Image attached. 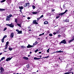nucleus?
Wrapping results in <instances>:
<instances>
[{"instance_id":"f257e3e1","label":"nucleus","mask_w":74,"mask_h":74,"mask_svg":"<svg viewBox=\"0 0 74 74\" xmlns=\"http://www.w3.org/2000/svg\"><path fill=\"white\" fill-rule=\"evenodd\" d=\"M8 44H9V42L8 41L6 42L5 45V47L4 49V50H6L7 49V48H8Z\"/></svg>"},{"instance_id":"f03ea898","label":"nucleus","mask_w":74,"mask_h":74,"mask_svg":"<svg viewBox=\"0 0 74 74\" xmlns=\"http://www.w3.org/2000/svg\"><path fill=\"white\" fill-rule=\"evenodd\" d=\"M6 26H9V27H14V25H12V24L11 23L10 24H6Z\"/></svg>"},{"instance_id":"7ed1b4c3","label":"nucleus","mask_w":74,"mask_h":74,"mask_svg":"<svg viewBox=\"0 0 74 74\" xmlns=\"http://www.w3.org/2000/svg\"><path fill=\"white\" fill-rule=\"evenodd\" d=\"M66 40L64 39L61 42H60V44H66Z\"/></svg>"},{"instance_id":"20e7f679","label":"nucleus","mask_w":74,"mask_h":74,"mask_svg":"<svg viewBox=\"0 0 74 74\" xmlns=\"http://www.w3.org/2000/svg\"><path fill=\"white\" fill-rule=\"evenodd\" d=\"M16 32H18V34H21L22 32V31H19L18 29H16Z\"/></svg>"},{"instance_id":"39448f33","label":"nucleus","mask_w":74,"mask_h":74,"mask_svg":"<svg viewBox=\"0 0 74 74\" xmlns=\"http://www.w3.org/2000/svg\"><path fill=\"white\" fill-rule=\"evenodd\" d=\"M59 30L61 32H63V28L62 27H60L59 28Z\"/></svg>"},{"instance_id":"423d86ee","label":"nucleus","mask_w":74,"mask_h":74,"mask_svg":"<svg viewBox=\"0 0 74 74\" xmlns=\"http://www.w3.org/2000/svg\"><path fill=\"white\" fill-rule=\"evenodd\" d=\"M36 22H37V20H34L33 21V23L34 24H36V25H37L38 24V23Z\"/></svg>"},{"instance_id":"0eeeda50","label":"nucleus","mask_w":74,"mask_h":74,"mask_svg":"<svg viewBox=\"0 0 74 74\" xmlns=\"http://www.w3.org/2000/svg\"><path fill=\"white\" fill-rule=\"evenodd\" d=\"M6 21H10V18H9V16H6Z\"/></svg>"},{"instance_id":"6e6552de","label":"nucleus","mask_w":74,"mask_h":74,"mask_svg":"<svg viewBox=\"0 0 74 74\" xmlns=\"http://www.w3.org/2000/svg\"><path fill=\"white\" fill-rule=\"evenodd\" d=\"M12 59V58H8L6 60V61L8 62V61H9V60H10Z\"/></svg>"},{"instance_id":"1a4fd4ad","label":"nucleus","mask_w":74,"mask_h":74,"mask_svg":"<svg viewBox=\"0 0 74 74\" xmlns=\"http://www.w3.org/2000/svg\"><path fill=\"white\" fill-rule=\"evenodd\" d=\"M32 47H33V46H32V45L29 44V45H28V46H27V48H32Z\"/></svg>"},{"instance_id":"9d476101","label":"nucleus","mask_w":74,"mask_h":74,"mask_svg":"<svg viewBox=\"0 0 74 74\" xmlns=\"http://www.w3.org/2000/svg\"><path fill=\"white\" fill-rule=\"evenodd\" d=\"M14 33H12L10 35V37H11V38H13V37H14Z\"/></svg>"},{"instance_id":"9b49d317","label":"nucleus","mask_w":74,"mask_h":74,"mask_svg":"<svg viewBox=\"0 0 74 74\" xmlns=\"http://www.w3.org/2000/svg\"><path fill=\"white\" fill-rule=\"evenodd\" d=\"M23 59H24V60H28L29 59V58H28L26 57H23Z\"/></svg>"},{"instance_id":"f8f14e48","label":"nucleus","mask_w":74,"mask_h":74,"mask_svg":"<svg viewBox=\"0 0 74 74\" xmlns=\"http://www.w3.org/2000/svg\"><path fill=\"white\" fill-rule=\"evenodd\" d=\"M23 71L24 73H25L27 71V70L26 69V68H23Z\"/></svg>"},{"instance_id":"ddd939ff","label":"nucleus","mask_w":74,"mask_h":74,"mask_svg":"<svg viewBox=\"0 0 74 74\" xmlns=\"http://www.w3.org/2000/svg\"><path fill=\"white\" fill-rule=\"evenodd\" d=\"M41 59L40 58H37L36 57H34V59L35 60H38V59Z\"/></svg>"},{"instance_id":"4468645a","label":"nucleus","mask_w":74,"mask_h":74,"mask_svg":"<svg viewBox=\"0 0 74 74\" xmlns=\"http://www.w3.org/2000/svg\"><path fill=\"white\" fill-rule=\"evenodd\" d=\"M5 9H1L0 8V11H5Z\"/></svg>"},{"instance_id":"2eb2a0df","label":"nucleus","mask_w":74,"mask_h":74,"mask_svg":"<svg viewBox=\"0 0 74 74\" xmlns=\"http://www.w3.org/2000/svg\"><path fill=\"white\" fill-rule=\"evenodd\" d=\"M48 23V22L47 21H45L44 22V25H46Z\"/></svg>"},{"instance_id":"dca6fc26","label":"nucleus","mask_w":74,"mask_h":74,"mask_svg":"<svg viewBox=\"0 0 74 74\" xmlns=\"http://www.w3.org/2000/svg\"><path fill=\"white\" fill-rule=\"evenodd\" d=\"M0 70L1 71H3L4 70V69H3V67H1Z\"/></svg>"},{"instance_id":"f3484780","label":"nucleus","mask_w":74,"mask_h":74,"mask_svg":"<svg viewBox=\"0 0 74 74\" xmlns=\"http://www.w3.org/2000/svg\"><path fill=\"white\" fill-rule=\"evenodd\" d=\"M21 48H26V47L23 46H21Z\"/></svg>"},{"instance_id":"a211bd4d","label":"nucleus","mask_w":74,"mask_h":74,"mask_svg":"<svg viewBox=\"0 0 74 74\" xmlns=\"http://www.w3.org/2000/svg\"><path fill=\"white\" fill-rule=\"evenodd\" d=\"M17 25H18L20 27H21V24H17Z\"/></svg>"},{"instance_id":"6ab92c4d","label":"nucleus","mask_w":74,"mask_h":74,"mask_svg":"<svg viewBox=\"0 0 74 74\" xmlns=\"http://www.w3.org/2000/svg\"><path fill=\"white\" fill-rule=\"evenodd\" d=\"M5 59V57H3L1 58V59L0 60V62H1V60H3V59Z\"/></svg>"},{"instance_id":"aec40b11","label":"nucleus","mask_w":74,"mask_h":74,"mask_svg":"<svg viewBox=\"0 0 74 74\" xmlns=\"http://www.w3.org/2000/svg\"><path fill=\"white\" fill-rule=\"evenodd\" d=\"M32 14H37V12H32Z\"/></svg>"},{"instance_id":"412c9836","label":"nucleus","mask_w":74,"mask_h":74,"mask_svg":"<svg viewBox=\"0 0 74 74\" xmlns=\"http://www.w3.org/2000/svg\"><path fill=\"white\" fill-rule=\"evenodd\" d=\"M19 8H20V10H22L23 9V6H21V7L20 6L19 7Z\"/></svg>"},{"instance_id":"4be33fe9","label":"nucleus","mask_w":74,"mask_h":74,"mask_svg":"<svg viewBox=\"0 0 74 74\" xmlns=\"http://www.w3.org/2000/svg\"><path fill=\"white\" fill-rule=\"evenodd\" d=\"M38 42H36L34 43L33 44V45H36V44H38Z\"/></svg>"},{"instance_id":"5701e85b","label":"nucleus","mask_w":74,"mask_h":74,"mask_svg":"<svg viewBox=\"0 0 74 74\" xmlns=\"http://www.w3.org/2000/svg\"><path fill=\"white\" fill-rule=\"evenodd\" d=\"M64 14H65L64 12H63V13H61L60 14H59V15H61V16L63 15H64Z\"/></svg>"},{"instance_id":"b1692460","label":"nucleus","mask_w":74,"mask_h":74,"mask_svg":"<svg viewBox=\"0 0 74 74\" xmlns=\"http://www.w3.org/2000/svg\"><path fill=\"white\" fill-rule=\"evenodd\" d=\"M59 52V53H61V52H63V51L60 50V51H57V52Z\"/></svg>"},{"instance_id":"393cba45","label":"nucleus","mask_w":74,"mask_h":74,"mask_svg":"<svg viewBox=\"0 0 74 74\" xmlns=\"http://www.w3.org/2000/svg\"><path fill=\"white\" fill-rule=\"evenodd\" d=\"M32 7L33 9H35V8H36V6H35L34 5H33L32 6Z\"/></svg>"},{"instance_id":"a878e982","label":"nucleus","mask_w":74,"mask_h":74,"mask_svg":"<svg viewBox=\"0 0 74 74\" xmlns=\"http://www.w3.org/2000/svg\"><path fill=\"white\" fill-rule=\"evenodd\" d=\"M8 16H9V18H11V17H12V14H9Z\"/></svg>"},{"instance_id":"bb28decb","label":"nucleus","mask_w":74,"mask_h":74,"mask_svg":"<svg viewBox=\"0 0 74 74\" xmlns=\"http://www.w3.org/2000/svg\"><path fill=\"white\" fill-rule=\"evenodd\" d=\"M6 1V0H2L1 1V3H4V2L5 1Z\"/></svg>"},{"instance_id":"cd10ccee","label":"nucleus","mask_w":74,"mask_h":74,"mask_svg":"<svg viewBox=\"0 0 74 74\" xmlns=\"http://www.w3.org/2000/svg\"><path fill=\"white\" fill-rule=\"evenodd\" d=\"M4 38H3L1 40L2 42H4Z\"/></svg>"},{"instance_id":"c85d7f7f","label":"nucleus","mask_w":74,"mask_h":74,"mask_svg":"<svg viewBox=\"0 0 74 74\" xmlns=\"http://www.w3.org/2000/svg\"><path fill=\"white\" fill-rule=\"evenodd\" d=\"M27 69H29V67H29V64H27Z\"/></svg>"},{"instance_id":"c756f323","label":"nucleus","mask_w":74,"mask_h":74,"mask_svg":"<svg viewBox=\"0 0 74 74\" xmlns=\"http://www.w3.org/2000/svg\"><path fill=\"white\" fill-rule=\"evenodd\" d=\"M49 49H50L49 48V49H48L47 50V53H49Z\"/></svg>"},{"instance_id":"7c9ffc66","label":"nucleus","mask_w":74,"mask_h":74,"mask_svg":"<svg viewBox=\"0 0 74 74\" xmlns=\"http://www.w3.org/2000/svg\"><path fill=\"white\" fill-rule=\"evenodd\" d=\"M15 22L16 23H17L18 22V20L16 18L15 19Z\"/></svg>"},{"instance_id":"2f4dec72","label":"nucleus","mask_w":74,"mask_h":74,"mask_svg":"<svg viewBox=\"0 0 74 74\" xmlns=\"http://www.w3.org/2000/svg\"><path fill=\"white\" fill-rule=\"evenodd\" d=\"M8 49L10 50V51H12V49L11 48H9Z\"/></svg>"},{"instance_id":"473e14b6","label":"nucleus","mask_w":74,"mask_h":74,"mask_svg":"<svg viewBox=\"0 0 74 74\" xmlns=\"http://www.w3.org/2000/svg\"><path fill=\"white\" fill-rule=\"evenodd\" d=\"M42 35H44V33H43L42 34H40L39 35V36H42Z\"/></svg>"},{"instance_id":"72a5a7b5","label":"nucleus","mask_w":74,"mask_h":74,"mask_svg":"<svg viewBox=\"0 0 74 74\" xmlns=\"http://www.w3.org/2000/svg\"><path fill=\"white\" fill-rule=\"evenodd\" d=\"M7 37V35H5L3 37V38L4 39V38H6Z\"/></svg>"},{"instance_id":"f704fd0d","label":"nucleus","mask_w":74,"mask_h":74,"mask_svg":"<svg viewBox=\"0 0 74 74\" xmlns=\"http://www.w3.org/2000/svg\"><path fill=\"white\" fill-rule=\"evenodd\" d=\"M69 19H66L65 21V22H69Z\"/></svg>"},{"instance_id":"c9c22d12","label":"nucleus","mask_w":74,"mask_h":74,"mask_svg":"<svg viewBox=\"0 0 74 74\" xmlns=\"http://www.w3.org/2000/svg\"><path fill=\"white\" fill-rule=\"evenodd\" d=\"M38 51V49H37L36 50L34 51L35 52V53H36Z\"/></svg>"},{"instance_id":"e433bc0d","label":"nucleus","mask_w":74,"mask_h":74,"mask_svg":"<svg viewBox=\"0 0 74 74\" xmlns=\"http://www.w3.org/2000/svg\"><path fill=\"white\" fill-rule=\"evenodd\" d=\"M49 36L50 37H52V34H49Z\"/></svg>"},{"instance_id":"4c0bfd02","label":"nucleus","mask_w":74,"mask_h":74,"mask_svg":"<svg viewBox=\"0 0 74 74\" xmlns=\"http://www.w3.org/2000/svg\"><path fill=\"white\" fill-rule=\"evenodd\" d=\"M59 17H60V16H57L56 17V19H58Z\"/></svg>"},{"instance_id":"58836bf2","label":"nucleus","mask_w":74,"mask_h":74,"mask_svg":"<svg viewBox=\"0 0 74 74\" xmlns=\"http://www.w3.org/2000/svg\"><path fill=\"white\" fill-rule=\"evenodd\" d=\"M11 3V1H10L9 2H7L8 4L9 5H10V4Z\"/></svg>"},{"instance_id":"ea45409f","label":"nucleus","mask_w":74,"mask_h":74,"mask_svg":"<svg viewBox=\"0 0 74 74\" xmlns=\"http://www.w3.org/2000/svg\"><path fill=\"white\" fill-rule=\"evenodd\" d=\"M67 11H68L67 10H65V11L64 12L65 14V13L67 12Z\"/></svg>"},{"instance_id":"a19ab883","label":"nucleus","mask_w":74,"mask_h":74,"mask_svg":"<svg viewBox=\"0 0 74 74\" xmlns=\"http://www.w3.org/2000/svg\"><path fill=\"white\" fill-rule=\"evenodd\" d=\"M27 5L28 6H30V3H27Z\"/></svg>"},{"instance_id":"79ce46f5","label":"nucleus","mask_w":74,"mask_h":74,"mask_svg":"<svg viewBox=\"0 0 74 74\" xmlns=\"http://www.w3.org/2000/svg\"><path fill=\"white\" fill-rule=\"evenodd\" d=\"M37 20L38 21H39V20H40V19H41L40 17H39V18H37Z\"/></svg>"},{"instance_id":"37998d69","label":"nucleus","mask_w":74,"mask_h":74,"mask_svg":"<svg viewBox=\"0 0 74 74\" xmlns=\"http://www.w3.org/2000/svg\"><path fill=\"white\" fill-rule=\"evenodd\" d=\"M7 29V27H5L4 29L3 30V31H5V30H6Z\"/></svg>"},{"instance_id":"c03bdc74","label":"nucleus","mask_w":74,"mask_h":74,"mask_svg":"<svg viewBox=\"0 0 74 74\" xmlns=\"http://www.w3.org/2000/svg\"><path fill=\"white\" fill-rule=\"evenodd\" d=\"M60 32V31H59H59H58L57 32H56V33H59Z\"/></svg>"},{"instance_id":"a18cd8bd","label":"nucleus","mask_w":74,"mask_h":74,"mask_svg":"<svg viewBox=\"0 0 74 74\" xmlns=\"http://www.w3.org/2000/svg\"><path fill=\"white\" fill-rule=\"evenodd\" d=\"M63 8H64V9H65L66 8V7H65V6L64 5H63Z\"/></svg>"},{"instance_id":"49530a36","label":"nucleus","mask_w":74,"mask_h":74,"mask_svg":"<svg viewBox=\"0 0 74 74\" xmlns=\"http://www.w3.org/2000/svg\"><path fill=\"white\" fill-rule=\"evenodd\" d=\"M27 3H25V7H26V6H27Z\"/></svg>"},{"instance_id":"de8ad7c7","label":"nucleus","mask_w":74,"mask_h":74,"mask_svg":"<svg viewBox=\"0 0 74 74\" xmlns=\"http://www.w3.org/2000/svg\"><path fill=\"white\" fill-rule=\"evenodd\" d=\"M56 32H54V33H53V34H56Z\"/></svg>"},{"instance_id":"09e8293b","label":"nucleus","mask_w":74,"mask_h":74,"mask_svg":"<svg viewBox=\"0 0 74 74\" xmlns=\"http://www.w3.org/2000/svg\"><path fill=\"white\" fill-rule=\"evenodd\" d=\"M61 36L60 35H59L58 36V38H60V37H61Z\"/></svg>"},{"instance_id":"8fccbe9b","label":"nucleus","mask_w":74,"mask_h":74,"mask_svg":"<svg viewBox=\"0 0 74 74\" xmlns=\"http://www.w3.org/2000/svg\"><path fill=\"white\" fill-rule=\"evenodd\" d=\"M40 17L41 18H43V15L41 16Z\"/></svg>"},{"instance_id":"3c124183","label":"nucleus","mask_w":74,"mask_h":74,"mask_svg":"<svg viewBox=\"0 0 74 74\" xmlns=\"http://www.w3.org/2000/svg\"><path fill=\"white\" fill-rule=\"evenodd\" d=\"M27 19H30V18L29 17H28L27 18Z\"/></svg>"},{"instance_id":"603ef678","label":"nucleus","mask_w":74,"mask_h":74,"mask_svg":"<svg viewBox=\"0 0 74 74\" xmlns=\"http://www.w3.org/2000/svg\"><path fill=\"white\" fill-rule=\"evenodd\" d=\"M49 57V56H48L47 57H46V58H48Z\"/></svg>"},{"instance_id":"864d4df0","label":"nucleus","mask_w":74,"mask_h":74,"mask_svg":"<svg viewBox=\"0 0 74 74\" xmlns=\"http://www.w3.org/2000/svg\"><path fill=\"white\" fill-rule=\"evenodd\" d=\"M39 53H40V54H41V52H39Z\"/></svg>"},{"instance_id":"5fc2aeb1","label":"nucleus","mask_w":74,"mask_h":74,"mask_svg":"<svg viewBox=\"0 0 74 74\" xmlns=\"http://www.w3.org/2000/svg\"><path fill=\"white\" fill-rule=\"evenodd\" d=\"M29 31H30V32H31V31H32V30H31V29H29Z\"/></svg>"},{"instance_id":"6e6d98bb","label":"nucleus","mask_w":74,"mask_h":74,"mask_svg":"<svg viewBox=\"0 0 74 74\" xmlns=\"http://www.w3.org/2000/svg\"><path fill=\"white\" fill-rule=\"evenodd\" d=\"M39 57H40V58H41L42 56H39Z\"/></svg>"},{"instance_id":"4d7b16f0","label":"nucleus","mask_w":74,"mask_h":74,"mask_svg":"<svg viewBox=\"0 0 74 74\" xmlns=\"http://www.w3.org/2000/svg\"><path fill=\"white\" fill-rule=\"evenodd\" d=\"M58 59L60 60V57H59Z\"/></svg>"},{"instance_id":"13d9d810","label":"nucleus","mask_w":74,"mask_h":74,"mask_svg":"<svg viewBox=\"0 0 74 74\" xmlns=\"http://www.w3.org/2000/svg\"><path fill=\"white\" fill-rule=\"evenodd\" d=\"M53 53H55V52H53V53H51V54H53Z\"/></svg>"},{"instance_id":"bf43d9fd","label":"nucleus","mask_w":74,"mask_h":74,"mask_svg":"<svg viewBox=\"0 0 74 74\" xmlns=\"http://www.w3.org/2000/svg\"><path fill=\"white\" fill-rule=\"evenodd\" d=\"M20 12H22V10H20Z\"/></svg>"},{"instance_id":"052dcab7","label":"nucleus","mask_w":74,"mask_h":74,"mask_svg":"<svg viewBox=\"0 0 74 74\" xmlns=\"http://www.w3.org/2000/svg\"><path fill=\"white\" fill-rule=\"evenodd\" d=\"M2 54V53H0V55H1Z\"/></svg>"},{"instance_id":"680f3d73","label":"nucleus","mask_w":74,"mask_h":74,"mask_svg":"<svg viewBox=\"0 0 74 74\" xmlns=\"http://www.w3.org/2000/svg\"><path fill=\"white\" fill-rule=\"evenodd\" d=\"M60 8H61V10H62V8L61 7H60Z\"/></svg>"},{"instance_id":"e2e57ef3","label":"nucleus","mask_w":74,"mask_h":74,"mask_svg":"<svg viewBox=\"0 0 74 74\" xmlns=\"http://www.w3.org/2000/svg\"><path fill=\"white\" fill-rule=\"evenodd\" d=\"M32 52H30V54L32 53Z\"/></svg>"},{"instance_id":"0e129e2a","label":"nucleus","mask_w":74,"mask_h":74,"mask_svg":"<svg viewBox=\"0 0 74 74\" xmlns=\"http://www.w3.org/2000/svg\"><path fill=\"white\" fill-rule=\"evenodd\" d=\"M44 58V59H45V57H43V58Z\"/></svg>"},{"instance_id":"69168bd1","label":"nucleus","mask_w":74,"mask_h":74,"mask_svg":"<svg viewBox=\"0 0 74 74\" xmlns=\"http://www.w3.org/2000/svg\"><path fill=\"white\" fill-rule=\"evenodd\" d=\"M45 58H47V57H45Z\"/></svg>"},{"instance_id":"338daca9","label":"nucleus","mask_w":74,"mask_h":74,"mask_svg":"<svg viewBox=\"0 0 74 74\" xmlns=\"http://www.w3.org/2000/svg\"><path fill=\"white\" fill-rule=\"evenodd\" d=\"M30 56V55H28V57H29V56Z\"/></svg>"},{"instance_id":"774afa93","label":"nucleus","mask_w":74,"mask_h":74,"mask_svg":"<svg viewBox=\"0 0 74 74\" xmlns=\"http://www.w3.org/2000/svg\"><path fill=\"white\" fill-rule=\"evenodd\" d=\"M72 74H74V73H73V72H72Z\"/></svg>"}]
</instances>
